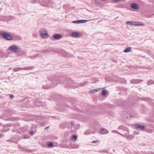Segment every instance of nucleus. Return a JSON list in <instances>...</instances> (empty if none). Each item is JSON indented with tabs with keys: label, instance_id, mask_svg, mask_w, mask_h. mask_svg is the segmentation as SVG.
<instances>
[{
	"label": "nucleus",
	"instance_id": "obj_1",
	"mask_svg": "<svg viewBox=\"0 0 154 154\" xmlns=\"http://www.w3.org/2000/svg\"><path fill=\"white\" fill-rule=\"evenodd\" d=\"M34 68L33 66H28L23 68L17 67L16 68L13 69V70L16 72L20 70H28L32 69Z\"/></svg>",
	"mask_w": 154,
	"mask_h": 154
},
{
	"label": "nucleus",
	"instance_id": "obj_2",
	"mask_svg": "<svg viewBox=\"0 0 154 154\" xmlns=\"http://www.w3.org/2000/svg\"><path fill=\"white\" fill-rule=\"evenodd\" d=\"M40 32L41 37L43 38H46L48 37V34L46 29H41Z\"/></svg>",
	"mask_w": 154,
	"mask_h": 154
},
{
	"label": "nucleus",
	"instance_id": "obj_3",
	"mask_svg": "<svg viewBox=\"0 0 154 154\" xmlns=\"http://www.w3.org/2000/svg\"><path fill=\"white\" fill-rule=\"evenodd\" d=\"M1 35L5 39L8 40H11L12 39V37L7 32L0 33Z\"/></svg>",
	"mask_w": 154,
	"mask_h": 154
},
{
	"label": "nucleus",
	"instance_id": "obj_4",
	"mask_svg": "<svg viewBox=\"0 0 154 154\" xmlns=\"http://www.w3.org/2000/svg\"><path fill=\"white\" fill-rule=\"evenodd\" d=\"M8 49L9 50L13 51L14 52H19V49L15 45H11L8 48Z\"/></svg>",
	"mask_w": 154,
	"mask_h": 154
},
{
	"label": "nucleus",
	"instance_id": "obj_5",
	"mask_svg": "<svg viewBox=\"0 0 154 154\" xmlns=\"http://www.w3.org/2000/svg\"><path fill=\"white\" fill-rule=\"evenodd\" d=\"M134 126L137 129L141 130H143L145 128V126L144 125H140L137 124H135L134 125Z\"/></svg>",
	"mask_w": 154,
	"mask_h": 154
},
{
	"label": "nucleus",
	"instance_id": "obj_6",
	"mask_svg": "<svg viewBox=\"0 0 154 154\" xmlns=\"http://www.w3.org/2000/svg\"><path fill=\"white\" fill-rule=\"evenodd\" d=\"M88 21L85 20H75L72 21V23H74L79 24L80 23H85Z\"/></svg>",
	"mask_w": 154,
	"mask_h": 154
},
{
	"label": "nucleus",
	"instance_id": "obj_7",
	"mask_svg": "<svg viewBox=\"0 0 154 154\" xmlns=\"http://www.w3.org/2000/svg\"><path fill=\"white\" fill-rule=\"evenodd\" d=\"M52 37L54 39L58 40L62 38V36L60 34H55L53 35Z\"/></svg>",
	"mask_w": 154,
	"mask_h": 154
},
{
	"label": "nucleus",
	"instance_id": "obj_8",
	"mask_svg": "<svg viewBox=\"0 0 154 154\" xmlns=\"http://www.w3.org/2000/svg\"><path fill=\"white\" fill-rule=\"evenodd\" d=\"M71 35L72 37H80L81 36V35L79 33L76 32H73Z\"/></svg>",
	"mask_w": 154,
	"mask_h": 154
},
{
	"label": "nucleus",
	"instance_id": "obj_9",
	"mask_svg": "<svg viewBox=\"0 0 154 154\" xmlns=\"http://www.w3.org/2000/svg\"><path fill=\"white\" fill-rule=\"evenodd\" d=\"M131 7L134 9L137 10L139 8V7L138 5L136 4L133 3L131 5Z\"/></svg>",
	"mask_w": 154,
	"mask_h": 154
},
{
	"label": "nucleus",
	"instance_id": "obj_10",
	"mask_svg": "<svg viewBox=\"0 0 154 154\" xmlns=\"http://www.w3.org/2000/svg\"><path fill=\"white\" fill-rule=\"evenodd\" d=\"M100 131L103 132L102 134H106L108 133L109 131L106 129L102 128L100 129Z\"/></svg>",
	"mask_w": 154,
	"mask_h": 154
},
{
	"label": "nucleus",
	"instance_id": "obj_11",
	"mask_svg": "<svg viewBox=\"0 0 154 154\" xmlns=\"http://www.w3.org/2000/svg\"><path fill=\"white\" fill-rule=\"evenodd\" d=\"M47 144L48 146L51 147H52L54 146V144L52 142H48Z\"/></svg>",
	"mask_w": 154,
	"mask_h": 154
},
{
	"label": "nucleus",
	"instance_id": "obj_12",
	"mask_svg": "<svg viewBox=\"0 0 154 154\" xmlns=\"http://www.w3.org/2000/svg\"><path fill=\"white\" fill-rule=\"evenodd\" d=\"M131 47H128L125 49L124 50V52L125 53H127L130 51L131 50Z\"/></svg>",
	"mask_w": 154,
	"mask_h": 154
},
{
	"label": "nucleus",
	"instance_id": "obj_13",
	"mask_svg": "<svg viewBox=\"0 0 154 154\" xmlns=\"http://www.w3.org/2000/svg\"><path fill=\"white\" fill-rule=\"evenodd\" d=\"M126 24H129L130 25H135L138 26V25H140L139 24H133L131 23V21H128L126 22Z\"/></svg>",
	"mask_w": 154,
	"mask_h": 154
},
{
	"label": "nucleus",
	"instance_id": "obj_14",
	"mask_svg": "<svg viewBox=\"0 0 154 154\" xmlns=\"http://www.w3.org/2000/svg\"><path fill=\"white\" fill-rule=\"evenodd\" d=\"M91 132L90 130H88L85 132L84 134H91Z\"/></svg>",
	"mask_w": 154,
	"mask_h": 154
},
{
	"label": "nucleus",
	"instance_id": "obj_15",
	"mask_svg": "<svg viewBox=\"0 0 154 154\" xmlns=\"http://www.w3.org/2000/svg\"><path fill=\"white\" fill-rule=\"evenodd\" d=\"M107 92L105 90H103L102 92V95L103 96H105L106 95Z\"/></svg>",
	"mask_w": 154,
	"mask_h": 154
},
{
	"label": "nucleus",
	"instance_id": "obj_16",
	"mask_svg": "<svg viewBox=\"0 0 154 154\" xmlns=\"http://www.w3.org/2000/svg\"><path fill=\"white\" fill-rule=\"evenodd\" d=\"M77 137L75 135H73L72 138V139L73 140H74L75 141H76L77 140Z\"/></svg>",
	"mask_w": 154,
	"mask_h": 154
},
{
	"label": "nucleus",
	"instance_id": "obj_17",
	"mask_svg": "<svg viewBox=\"0 0 154 154\" xmlns=\"http://www.w3.org/2000/svg\"><path fill=\"white\" fill-rule=\"evenodd\" d=\"M133 138V136L132 135H127V138L128 139H132Z\"/></svg>",
	"mask_w": 154,
	"mask_h": 154
},
{
	"label": "nucleus",
	"instance_id": "obj_18",
	"mask_svg": "<svg viewBox=\"0 0 154 154\" xmlns=\"http://www.w3.org/2000/svg\"><path fill=\"white\" fill-rule=\"evenodd\" d=\"M112 132L113 133H117L118 134H120V135H122V134H120L119 133L118 131H117L116 130H113L112 131Z\"/></svg>",
	"mask_w": 154,
	"mask_h": 154
},
{
	"label": "nucleus",
	"instance_id": "obj_19",
	"mask_svg": "<svg viewBox=\"0 0 154 154\" xmlns=\"http://www.w3.org/2000/svg\"><path fill=\"white\" fill-rule=\"evenodd\" d=\"M73 148H78L79 146L78 145H73V146L72 147Z\"/></svg>",
	"mask_w": 154,
	"mask_h": 154
},
{
	"label": "nucleus",
	"instance_id": "obj_20",
	"mask_svg": "<svg viewBox=\"0 0 154 154\" xmlns=\"http://www.w3.org/2000/svg\"><path fill=\"white\" fill-rule=\"evenodd\" d=\"M122 116L124 117H127V115L126 114H124L123 113H122V114L121 115Z\"/></svg>",
	"mask_w": 154,
	"mask_h": 154
},
{
	"label": "nucleus",
	"instance_id": "obj_21",
	"mask_svg": "<svg viewBox=\"0 0 154 154\" xmlns=\"http://www.w3.org/2000/svg\"><path fill=\"white\" fill-rule=\"evenodd\" d=\"M100 90V89H94L93 90V91H95V92H97V91H99Z\"/></svg>",
	"mask_w": 154,
	"mask_h": 154
},
{
	"label": "nucleus",
	"instance_id": "obj_22",
	"mask_svg": "<svg viewBox=\"0 0 154 154\" xmlns=\"http://www.w3.org/2000/svg\"><path fill=\"white\" fill-rule=\"evenodd\" d=\"M128 135V134H124V135H123V134H122V136H124V137H126V138H127V135Z\"/></svg>",
	"mask_w": 154,
	"mask_h": 154
},
{
	"label": "nucleus",
	"instance_id": "obj_23",
	"mask_svg": "<svg viewBox=\"0 0 154 154\" xmlns=\"http://www.w3.org/2000/svg\"><path fill=\"white\" fill-rule=\"evenodd\" d=\"M29 133L31 134H33V131H30L29 132Z\"/></svg>",
	"mask_w": 154,
	"mask_h": 154
},
{
	"label": "nucleus",
	"instance_id": "obj_24",
	"mask_svg": "<svg viewBox=\"0 0 154 154\" xmlns=\"http://www.w3.org/2000/svg\"><path fill=\"white\" fill-rule=\"evenodd\" d=\"M14 97V96L12 94H11L10 95V97L11 98H13Z\"/></svg>",
	"mask_w": 154,
	"mask_h": 154
},
{
	"label": "nucleus",
	"instance_id": "obj_25",
	"mask_svg": "<svg viewBox=\"0 0 154 154\" xmlns=\"http://www.w3.org/2000/svg\"><path fill=\"white\" fill-rule=\"evenodd\" d=\"M97 142H98V140H97V141H93L92 142V143H97Z\"/></svg>",
	"mask_w": 154,
	"mask_h": 154
},
{
	"label": "nucleus",
	"instance_id": "obj_26",
	"mask_svg": "<svg viewBox=\"0 0 154 154\" xmlns=\"http://www.w3.org/2000/svg\"><path fill=\"white\" fill-rule=\"evenodd\" d=\"M49 127L48 126V127H47L46 128H45V130H47L48 129V128H49Z\"/></svg>",
	"mask_w": 154,
	"mask_h": 154
},
{
	"label": "nucleus",
	"instance_id": "obj_27",
	"mask_svg": "<svg viewBox=\"0 0 154 154\" xmlns=\"http://www.w3.org/2000/svg\"><path fill=\"white\" fill-rule=\"evenodd\" d=\"M71 124L72 125V126H73L74 125V123H73V122H72L71 123Z\"/></svg>",
	"mask_w": 154,
	"mask_h": 154
},
{
	"label": "nucleus",
	"instance_id": "obj_28",
	"mask_svg": "<svg viewBox=\"0 0 154 154\" xmlns=\"http://www.w3.org/2000/svg\"><path fill=\"white\" fill-rule=\"evenodd\" d=\"M36 1H39V0H35V1L34 2L35 3H36Z\"/></svg>",
	"mask_w": 154,
	"mask_h": 154
},
{
	"label": "nucleus",
	"instance_id": "obj_29",
	"mask_svg": "<svg viewBox=\"0 0 154 154\" xmlns=\"http://www.w3.org/2000/svg\"><path fill=\"white\" fill-rule=\"evenodd\" d=\"M113 0L115 2H117V1H119V0Z\"/></svg>",
	"mask_w": 154,
	"mask_h": 154
},
{
	"label": "nucleus",
	"instance_id": "obj_30",
	"mask_svg": "<svg viewBox=\"0 0 154 154\" xmlns=\"http://www.w3.org/2000/svg\"><path fill=\"white\" fill-rule=\"evenodd\" d=\"M119 129H122V127L120 126L119 127Z\"/></svg>",
	"mask_w": 154,
	"mask_h": 154
},
{
	"label": "nucleus",
	"instance_id": "obj_31",
	"mask_svg": "<svg viewBox=\"0 0 154 154\" xmlns=\"http://www.w3.org/2000/svg\"><path fill=\"white\" fill-rule=\"evenodd\" d=\"M2 137L1 134H0V137Z\"/></svg>",
	"mask_w": 154,
	"mask_h": 154
},
{
	"label": "nucleus",
	"instance_id": "obj_32",
	"mask_svg": "<svg viewBox=\"0 0 154 154\" xmlns=\"http://www.w3.org/2000/svg\"><path fill=\"white\" fill-rule=\"evenodd\" d=\"M150 81H149L148 82V83H150Z\"/></svg>",
	"mask_w": 154,
	"mask_h": 154
},
{
	"label": "nucleus",
	"instance_id": "obj_33",
	"mask_svg": "<svg viewBox=\"0 0 154 154\" xmlns=\"http://www.w3.org/2000/svg\"><path fill=\"white\" fill-rule=\"evenodd\" d=\"M58 83H56V85H57V84H58ZM55 84H56V83Z\"/></svg>",
	"mask_w": 154,
	"mask_h": 154
},
{
	"label": "nucleus",
	"instance_id": "obj_34",
	"mask_svg": "<svg viewBox=\"0 0 154 154\" xmlns=\"http://www.w3.org/2000/svg\"><path fill=\"white\" fill-rule=\"evenodd\" d=\"M113 151H115V150H114V149H113Z\"/></svg>",
	"mask_w": 154,
	"mask_h": 154
}]
</instances>
